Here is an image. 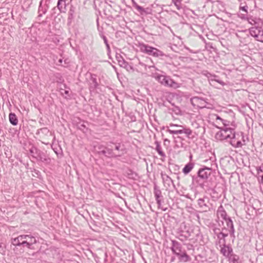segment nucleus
Wrapping results in <instances>:
<instances>
[{
	"label": "nucleus",
	"mask_w": 263,
	"mask_h": 263,
	"mask_svg": "<svg viewBox=\"0 0 263 263\" xmlns=\"http://www.w3.org/2000/svg\"><path fill=\"white\" fill-rule=\"evenodd\" d=\"M171 250L178 257L180 261L186 262L191 261V257L187 254L185 250H182L180 243L176 240H172Z\"/></svg>",
	"instance_id": "1"
},
{
	"label": "nucleus",
	"mask_w": 263,
	"mask_h": 263,
	"mask_svg": "<svg viewBox=\"0 0 263 263\" xmlns=\"http://www.w3.org/2000/svg\"><path fill=\"white\" fill-rule=\"evenodd\" d=\"M138 47L141 52L155 58L166 56L162 51L143 43H139Z\"/></svg>",
	"instance_id": "2"
},
{
	"label": "nucleus",
	"mask_w": 263,
	"mask_h": 263,
	"mask_svg": "<svg viewBox=\"0 0 263 263\" xmlns=\"http://www.w3.org/2000/svg\"><path fill=\"white\" fill-rule=\"evenodd\" d=\"M230 143L235 148L241 147L246 145L244 134L242 132L236 133L234 130L230 138Z\"/></svg>",
	"instance_id": "3"
},
{
	"label": "nucleus",
	"mask_w": 263,
	"mask_h": 263,
	"mask_svg": "<svg viewBox=\"0 0 263 263\" xmlns=\"http://www.w3.org/2000/svg\"><path fill=\"white\" fill-rule=\"evenodd\" d=\"M190 233L191 239L194 240L193 242H196L200 245H203L205 243L203 235L198 226L193 227Z\"/></svg>",
	"instance_id": "4"
},
{
	"label": "nucleus",
	"mask_w": 263,
	"mask_h": 263,
	"mask_svg": "<svg viewBox=\"0 0 263 263\" xmlns=\"http://www.w3.org/2000/svg\"><path fill=\"white\" fill-rule=\"evenodd\" d=\"M216 127L220 129L215 135V137L217 140L222 141L230 139L231 135L232 134V132H233V130H232V129L224 128L217 126H216Z\"/></svg>",
	"instance_id": "5"
},
{
	"label": "nucleus",
	"mask_w": 263,
	"mask_h": 263,
	"mask_svg": "<svg viewBox=\"0 0 263 263\" xmlns=\"http://www.w3.org/2000/svg\"><path fill=\"white\" fill-rule=\"evenodd\" d=\"M155 78L162 85L164 86L174 87L177 84L173 79L168 76L158 74L155 77Z\"/></svg>",
	"instance_id": "6"
},
{
	"label": "nucleus",
	"mask_w": 263,
	"mask_h": 263,
	"mask_svg": "<svg viewBox=\"0 0 263 263\" xmlns=\"http://www.w3.org/2000/svg\"><path fill=\"white\" fill-rule=\"evenodd\" d=\"M23 241L21 242L23 247L34 249L33 245L37 242L36 238L30 235H23Z\"/></svg>",
	"instance_id": "7"
},
{
	"label": "nucleus",
	"mask_w": 263,
	"mask_h": 263,
	"mask_svg": "<svg viewBox=\"0 0 263 263\" xmlns=\"http://www.w3.org/2000/svg\"><path fill=\"white\" fill-rule=\"evenodd\" d=\"M250 33L257 41L263 42V29L261 27H252L250 29Z\"/></svg>",
	"instance_id": "8"
},
{
	"label": "nucleus",
	"mask_w": 263,
	"mask_h": 263,
	"mask_svg": "<svg viewBox=\"0 0 263 263\" xmlns=\"http://www.w3.org/2000/svg\"><path fill=\"white\" fill-rule=\"evenodd\" d=\"M50 0H41L38 9V17L42 16L43 14H45L49 8Z\"/></svg>",
	"instance_id": "9"
},
{
	"label": "nucleus",
	"mask_w": 263,
	"mask_h": 263,
	"mask_svg": "<svg viewBox=\"0 0 263 263\" xmlns=\"http://www.w3.org/2000/svg\"><path fill=\"white\" fill-rule=\"evenodd\" d=\"M212 173V168L206 166L200 168L198 172V177L203 180H206Z\"/></svg>",
	"instance_id": "10"
},
{
	"label": "nucleus",
	"mask_w": 263,
	"mask_h": 263,
	"mask_svg": "<svg viewBox=\"0 0 263 263\" xmlns=\"http://www.w3.org/2000/svg\"><path fill=\"white\" fill-rule=\"evenodd\" d=\"M220 252L226 258L233 254V250L230 245L226 243L220 245Z\"/></svg>",
	"instance_id": "11"
},
{
	"label": "nucleus",
	"mask_w": 263,
	"mask_h": 263,
	"mask_svg": "<svg viewBox=\"0 0 263 263\" xmlns=\"http://www.w3.org/2000/svg\"><path fill=\"white\" fill-rule=\"evenodd\" d=\"M214 117H215L216 120H219L222 122V123L223 125V126L222 127L223 128L232 129V130H235V128L236 127V124L234 121L230 122L227 120H224V119L221 118L217 115H214Z\"/></svg>",
	"instance_id": "12"
},
{
	"label": "nucleus",
	"mask_w": 263,
	"mask_h": 263,
	"mask_svg": "<svg viewBox=\"0 0 263 263\" xmlns=\"http://www.w3.org/2000/svg\"><path fill=\"white\" fill-rule=\"evenodd\" d=\"M191 102L193 106H197L201 108L206 107V104H208L204 99L198 97L192 98Z\"/></svg>",
	"instance_id": "13"
},
{
	"label": "nucleus",
	"mask_w": 263,
	"mask_h": 263,
	"mask_svg": "<svg viewBox=\"0 0 263 263\" xmlns=\"http://www.w3.org/2000/svg\"><path fill=\"white\" fill-rule=\"evenodd\" d=\"M154 194L158 207H160L163 200V196L161 190L156 183L154 186Z\"/></svg>",
	"instance_id": "14"
},
{
	"label": "nucleus",
	"mask_w": 263,
	"mask_h": 263,
	"mask_svg": "<svg viewBox=\"0 0 263 263\" xmlns=\"http://www.w3.org/2000/svg\"><path fill=\"white\" fill-rule=\"evenodd\" d=\"M177 234V238L182 241L186 240L191 236V233L189 230L184 231L181 227L178 229Z\"/></svg>",
	"instance_id": "15"
},
{
	"label": "nucleus",
	"mask_w": 263,
	"mask_h": 263,
	"mask_svg": "<svg viewBox=\"0 0 263 263\" xmlns=\"http://www.w3.org/2000/svg\"><path fill=\"white\" fill-rule=\"evenodd\" d=\"M197 201L199 208L203 212H206L208 210H210V207L208 204L209 202L208 198H199Z\"/></svg>",
	"instance_id": "16"
},
{
	"label": "nucleus",
	"mask_w": 263,
	"mask_h": 263,
	"mask_svg": "<svg viewBox=\"0 0 263 263\" xmlns=\"http://www.w3.org/2000/svg\"><path fill=\"white\" fill-rule=\"evenodd\" d=\"M36 160L41 161L46 165L49 164L51 161V159L42 151L39 153V155Z\"/></svg>",
	"instance_id": "17"
},
{
	"label": "nucleus",
	"mask_w": 263,
	"mask_h": 263,
	"mask_svg": "<svg viewBox=\"0 0 263 263\" xmlns=\"http://www.w3.org/2000/svg\"><path fill=\"white\" fill-rule=\"evenodd\" d=\"M161 176L162 179L163 180V182L165 186H167L168 187H170L171 184H173L174 186H175V184L174 183L173 180L172 178L165 173H163V172L161 173Z\"/></svg>",
	"instance_id": "18"
},
{
	"label": "nucleus",
	"mask_w": 263,
	"mask_h": 263,
	"mask_svg": "<svg viewBox=\"0 0 263 263\" xmlns=\"http://www.w3.org/2000/svg\"><path fill=\"white\" fill-rule=\"evenodd\" d=\"M99 84L97 82L96 75L90 73L89 90L90 91H94L98 86Z\"/></svg>",
	"instance_id": "19"
},
{
	"label": "nucleus",
	"mask_w": 263,
	"mask_h": 263,
	"mask_svg": "<svg viewBox=\"0 0 263 263\" xmlns=\"http://www.w3.org/2000/svg\"><path fill=\"white\" fill-rule=\"evenodd\" d=\"M224 230H227L226 227L222 228L220 231V233H218V234H217V235L216 236L217 237V239L218 240L219 243H220L221 241H222L223 242L222 244L226 243V238L228 236L229 232L225 233L224 232Z\"/></svg>",
	"instance_id": "20"
},
{
	"label": "nucleus",
	"mask_w": 263,
	"mask_h": 263,
	"mask_svg": "<svg viewBox=\"0 0 263 263\" xmlns=\"http://www.w3.org/2000/svg\"><path fill=\"white\" fill-rule=\"evenodd\" d=\"M227 224V230H228L229 234L231 237L235 238V229L233 225V221L231 218H228V221L226 222Z\"/></svg>",
	"instance_id": "21"
},
{
	"label": "nucleus",
	"mask_w": 263,
	"mask_h": 263,
	"mask_svg": "<svg viewBox=\"0 0 263 263\" xmlns=\"http://www.w3.org/2000/svg\"><path fill=\"white\" fill-rule=\"evenodd\" d=\"M217 216L218 218L220 217L222 219H225L226 216L227 215V212L224 209L223 206L222 205H220L217 211Z\"/></svg>",
	"instance_id": "22"
},
{
	"label": "nucleus",
	"mask_w": 263,
	"mask_h": 263,
	"mask_svg": "<svg viewBox=\"0 0 263 263\" xmlns=\"http://www.w3.org/2000/svg\"><path fill=\"white\" fill-rule=\"evenodd\" d=\"M75 10L76 8L74 6H70L68 12V16L67 19L68 24H71L74 18Z\"/></svg>",
	"instance_id": "23"
},
{
	"label": "nucleus",
	"mask_w": 263,
	"mask_h": 263,
	"mask_svg": "<svg viewBox=\"0 0 263 263\" xmlns=\"http://www.w3.org/2000/svg\"><path fill=\"white\" fill-rule=\"evenodd\" d=\"M23 241V235L18 236L17 237L12 239V244L15 246H23V244L21 243Z\"/></svg>",
	"instance_id": "24"
},
{
	"label": "nucleus",
	"mask_w": 263,
	"mask_h": 263,
	"mask_svg": "<svg viewBox=\"0 0 263 263\" xmlns=\"http://www.w3.org/2000/svg\"><path fill=\"white\" fill-rule=\"evenodd\" d=\"M87 123L84 121H80L79 122L77 123V128L82 130L84 133H86L87 131V127H86Z\"/></svg>",
	"instance_id": "25"
},
{
	"label": "nucleus",
	"mask_w": 263,
	"mask_h": 263,
	"mask_svg": "<svg viewBox=\"0 0 263 263\" xmlns=\"http://www.w3.org/2000/svg\"><path fill=\"white\" fill-rule=\"evenodd\" d=\"M155 144L156 145L155 149L159 154V155L162 157H165L166 155L165 153L162 151V147L161 146L160 143L158 141H156L155 142Z\"/></svg>",
	"instance_id": "26"
},
{
	"label": "nucleus",
	"mask_w": 263,
	"mask_h": 263,
	"mask_svg": "<svg viewBox=\"0 0 263 263\" xmlns=\"http://www.w3.org/2000/svg\"><path fill=\"white\" fill-rule=\"evenodd\" d=\"M41 151L37 148L36 147L32 146L31 148L29 149V153L32 157L35 159H36L37 157L39 155V153H40Z\"/></svg>",
	"instance_id": "27"
},
{
	"label": "nucleus",
	"mask_w": 263,
	"mask_h": 263,
	"mask_svg": "<svg viewBox=\"0 0 263 263\" xmlns=\"http://www.w3.org/2000/svg\"><path fill=\"white\" fill-rule=\"evenodd\" d=\"M106 153L107 154V157L108 158H116L117 157L121 156L120 154H116L112 148L105 147Z\"/></svg>",
	"instance_id": "28"
},
{
	"label": "nucleus",
	"mask_w": 263,
	"mask_h": 263,
	"mask_svg": "<svg viewBox=\"0 0 263 263\" xmlns=\"http://www.w3.org/2000/svg\"><path fill=\"white\" fill-rule=\"evenodd\" d=\"M9 120L10 123L13 125H16L18 123V119L14 113L11 112L9 115Z\"/></svg>",
	"instance_id": "29"
},
{
	"label": "nucleus",
	"mask_w": 263,
	"mask_h": 263,
	"mask_svg": "<svg viewBox=\"0 0 263 263\" xmlns=\"http://www.w3.org/2000/svg\"><path fill=\"white\" fill-rule=\"evenodd\" d=\"M227 258L229 261V263H241L239 259V257L235 254L231 255Z\"/></svg>",
	"instance_id": "30"
},
{
	"label": "nucleus",
	"mask_w": 263,
	"mask_h": 263,
	"mask_svg": "<svg viewBox=\"0 0 263 263\" xmlns=\"http://www.w3.org/2000/svg\"><path fill=\"white\" fill-rule=\"evenodd\" d=\"M194 166V164L192 162H189L187 164H186L185 166L183 167L182 170V172L186 175L189 174L191 170L193 168Z\"/></svg>",
	"instance_id": "31"
},
{
	"label": "nucleus",
	"mask_w": 263,
	"mask_h": 263,
	"mask_svg": "<svg viewBox=\"0 0 263 263\" xmlns=\"http://www.w3.org/2000/svg\"><path fill=\"white\" fill-rule=\"evenodd\" d=\"M184 133L186 135L187 138L193 139L194 136H193L192 130L188 128L182 127V134Z\"/></svg>",
	"instance_id": "32"
},
{
	"label": "nucleus",
	"mask_w": 263,
	"mask_h": 263,
	"mask_svg": "<svg viewBox=\"0 0 263 263\" xmlns=\"http://www.w3.org/2000/svg\"><path fill=\"white\" fill-rule=\"evenodd\" d=\"M116 58L120 66L125 67L127 66V63L124 60L121 55H117Z\"/></svg>",
	"instance_id": "33"
},
{
	"label": "nucleus",
	"mask_w": 263,
	"mask_h": 263,
	"mask_svg": "<svg viewBox=\"0 0 263 263\" xmlns=\"http://www.w3.org/2000/svg\"><path fill=\"white\" fill-rule=\"evenodd\" d=\"M257 175L258 176V178H261V181H263V166H260L259 167H258L257 168Z\"/></svg>",
	"instance_id": "34"
},
{
	"label": "nucleus",
	"mask_w": 263,
	"mask_h": 263,
	"mask_svg": "<svg viewBox=\"0 0 263 263\" xmlns=\"http://www.w3.org/2000/svg\"><path fill=\"white\" fill-rule=\"evenodd\" d=\"M101 38L104 41V43L106 45V48H107V53H108V54H109L110 52V48L109 45L108 43L107 37L104 35H102L101 34Z\"/></svg>",
	"instance_id": "35"
},
{
	"label": "nucleus",
	"mask_w": 263,
	"mask_h": 263,
	"mask_svg": "<svg viewBox=\"0 0 263 263\" xmlns=\"http://www.w3.org/2000/svg\"><path fill=\"white\" fill-rule=\"evenodd\" d=\"M183 0H172V2L178 10H180L182 8L181 2Z\"/></svg>",
	"instance_id": "36"
},
{
	"label": "nucleus",
	"mask_w": 263,
	"mask_h": 263,
	"mask_svg": "<svg viewBox=\"0 0 263 263\" xmlns=\"http://www.w3.org/2000/svg\"><path fill=\"white\" fill-rule=\"evenodd\" d=\"M6 246L5 243L0 242V253L5 255L6 253Z\"/></svg>",
	"instance_id": "37"
},
{
	"label": "nucleus",
	"mask_w": 263,
	"mask_h": 263,
	"mask_svg": "<svg viewBox=\"0 0 263 263\" xmlns=\"http://www.w3.org/2000/svg\"><path fill=\"white\" fill-rule=\"evenodd\" d=\"M167 132L171 134H182V129L179 130H172L168 129Z\"/></svg>",
	"instance_id": "38"
},
{
	"label": "nucleus",
	"mask_w": 263,
	"mask_h": 263,
	"mask_svg": "<svg viewBox=\"0 0 263 263\" xmlns=\"http://www.w3.org/2000/svg\"><path fill=\"white\" fill-rule=\"evenodd\" d=\"M248 8V7L247 6H245L243 7H240V9L242 10V11L245 12V14H242V15L241 17L242 18H245L246 17V16L247 15L248 13L247 9Z\"/></svg>",
	"instance_id": "39"
},
{
	"label": "nucleus",
	"mask_w": 263,
	"mask_h": 263,
	"mask_svg": "<svg viewBox=\"0 0 263 263\" xmlns=\"http://www.w3.org/2000/svg\"><path fill=\"white\" fill-rule=\"evenodd\" d=\"M134 7L136 8V9H137L141 14H143V12H145V11L144 10V9L138 5V4H137L136 3H135L134 4Z\"/></svg>",
	"instance_id": "40"
},
{
	"label": "nucleus",
	"mask_w": 263,
	"mask_h": 263,
	"mask_svg": "<svg viewBox=\"0 0 263 263\" xmlns=\"http://www.w3.org/2000/svg\"><path fill=\"white\" fill-rule=\"evenodd\" d=\"M61 95L65 98H68L70 97L69 91L67 90L62 89L61 91Z\"/></svg>",
	"instance_id": "41"
},
{
	"label": "nucleus",
	"mask_w": 263,
	"mask_h": 263,
	"mask_svg": "<svg viewBox=\"0 0 263 263\" xmlns=\"http://www.w3.org/2000/svg\"><path fill=\"white\" fill-rule=\"evenodd\" d=\"M62 2H61L60 1H58V2L57 8L59 9L60 12H64V11L63 10V7H62Z\"/></svg>",
	"instance_id": "42"
},
{
	"label": "nucleus",
	"mask_w": 263,
	"mask_h": 263,
	"mask_svg": "<svg viewBox=\"0 0 263 263\" xmlns=\"http://www.w3.org/2000/svg\"><path fill=\"white\" fill-rule=\"evenodd\" d=\"M38 132H39V133H43L44 134H47L49 133V130L47 128L44 127V128H42L38 130Z\"/></svg>",
	"instance_id": "43"
},
{
	"label": "nucleus",
	"mask_w": 263,
	"mask_h": 263,
	"mask_svg": "<svg viewBox=\"0 0 263 263\" xmlns=\"http://www.w3.org/2000/svg\"><path fill=\"white\" fill-rule=\"evenodd\" d=\"M111 143L115 144V149L117 151H122V149H121V143H114L113 142H110Z\"/></svg>",
	"instance_id": "44"
},
{
	"label": "nucleus",
	"mask_w": 263,
	"mask_h": 263,
	"mask_svg": "<svg viewBox=\"0 0 263 263\" xmlns=\"http://www.w3.org/2000/svg\"><path fill=\"white\" fill-rule=\"evenodd\" d=\"M213 231L214 234L217 236V234H218V233H220L221 231L219 228L214 227L213 228Z\"/></svg>",
	"instance_id": "45"
},
{
	"label": "nucleus",
	"mask_w": 263,
	"mask_h": 263,
	"mask_svg": "<svg viewBox=\"0 0 263 263\" xmlns=\"http://www.w3.org/2000/svg\"><path fill=\"white\" fill-rule=\"evenodd\" d=\"M98 153L100 155H103L107 157L105 147L104 148V149H103V150H101V151H98Z\"/></svg>",
	"instance_id": "46"
},
{
	"label": "nucleus",
	"mask_w": 263,
	"mask_h": 263,
	"mask_svg": "<svg viewBox=\"0 0 263 263\" xmlns=\"http://www.w3.org/2000/svg\"><path fill=\"white\" fill-rule=\"evenodd\" d=\"M196 182H197V183L198 184V185L202 188H203L204 187V184L203 183H201L200 182V180H196Z\"/></svg>",
	"instance_id": "47"
},
{
	"label": "nucleus",
	"mask_w": 263,
	"mask_h": 263,
	"mask_svg": "<svg viewBox=\"0 0 263 263\" xmlns=\"http://www.w3.org/2000/svg\"><path fill=\"white\" fill-rule=\"evenodd\" d=\"M107 257H108L107 253L105 252V254H104V263H107Z\"/></svg>",
	"instance_id": "48"
},
{
	"label": "nucleus",
	"mask_w": 263,
	"mask_h": 263,
	"mask_svg": "<svg viewBox=\"0 0 263 263\" xmlns=\"http://www.w3.org/2000/svg\"><path fill=\"white\" fill-rule=\"evenodd\" d=\"M105 147H104L103 145H100L98 147V151H101V150L104 149Z\"/></svg>",
	"instance_id": "49"
},
{
	"label": "nucleus",
	"mask_w": 263,
	"mask_h": 263,
	"mask_svg": "<svg viewBox=\"0 0 263 263\" xmlns=\"http://www.w3.org/2000/svg\"><path fill=\"white\" fill-rule=\"evenodd\" d=\"M187 248L188 250H194V247L191 244H188L187 245Z\"/></svg>",
	"instance_id": "50"
},
{
	"label": "nucleus",
	"mask_w": 263,
	"mask_h": 263,
	"mask_svg": "<svg viewBox=\"0 0 263 263\" xmlns=\"http://www.w3.org/2000/svg\"><path fill=\"white\" fill-rule=\"evenodd\" d=\"M216 81L218 83L222 84V85H223L224 84V83L221 80H216Z\"/></svg>",
	"instance_id": "51"
},
{
	"label": "nucleus",
	"mask_w": 263,
	"mask_h": 263,
	"mask_svg": "<svg viewBox=\"0 0 263 263\" xmlns=\"http://www.w3.org/2000/svg\"><path fill=\"white\" fill-rule=\"evenodd\" d=\"M170 126H177V127H181L182 128V126L181 125H177V124H170Z\"/></svg>",
	"instance_id": "52"
},
{
	"label": "nucleus",
	"mask_w": 263,
	"mask_h": 263,
	"mask_svg": "<svg viewBox=\"0 0 263 263\" xmlns=\"http://www.w3.org/2000/svg\"><path fill=\"white\" fill-rule=\"evenodd\" d=\"M99 29V35H100V37H101V34L102 35H104L103 32L102 31V29L101 30H100L99 29Z\"/></svg>",
	"instance_id": "53"
},
{
	"label": "nucleus",
	"mask_w": 263,
	"mask_h": 263,
	"mask_svg": "<svg viewBox=\"0 0 263 263\" xmlns=\"http://www.w3.org/2000/svg\"><path fill=\"white\" fill-rule=\"evenodd\" d=\"M228 218H231L230 217L228 216V215L226 216V217L225 219H223L226 222L228 221Z\"/></svg>",
	"instance_id": "54"
},
{
	"label": "nucleus",
	"mask_w": 263,
	"mask_h": 263,
	"mask_svg": "<svg viewBox=\"0 0 263 263\" xmlns=\"http://www.w3.org/2000/svg\"><path fill=\"white\" fill-rule=\"evenodd\" d=\"M253 21H254V20H253L252 18H249V22H250V23H251V24H253V23H252V22H253Z\"/></svg>",
	"instance_id": "55"
},
{
	"label": "nucleus",
	"mask_w": 263,
	"mask_h": 263,
	"mask_svg": "<svg viewBox=\"0 0 263 263\" xmlns=\"http://www.w3.org/2000/svg\"><path fill=\"white\" fill-rule=\"evenodd\" d=\"M58 62H59V63L62 64V62H63V60L60 59L59 60Z\"/></svg>",
	"instance_id": "56"
},
{
	"label": "nucleus",
	"mask_w": 263,
	"mask_h": 263,
	"mask_svg": "<svg viewBox=\"0 0 263 263\" xmlns=\"http://www.w3.org/2000/svg\"><path fill=\"white\" fill-rule=\"evenodd\" d=\"M174 259H175L174 257H172L171 258V261H173L174 260Z\"/></svg>",
	"instance_id": "57"
},
{
	"label": "nucleus",
	"mask_w": 263,
	"mask_h": 263,
	"mask_svg": "<svg viewBox=\"0 0 263 263\" xmlns=\"http://www.w3.org/2000/svg\"><path fill=\"white\" fill-rule=\"evenodd\" d=\"M64 63H65V64H67V60H65L64 61Z\"/></svg>",
	"instance_id": "58"
},
{
	"label": "nucleus",
	"mask_w": 263,
	"mask_h": 263,
	"mask_svg": "<svg viewBox=\"0 0 263 263\" xmlns=\"http://www.w3.org/2000/svg\"><path fill=\"white\" fill-rule=\"evenodd\" d=\"M253 22H254L253 23H254V24H255L256 23V21H255V20L253 21Z\"/></svg>",
	"instance_id": "59"
},
{
	"label": "nucleus",
	"mask_w": 263,
	"mask_h": 263,
	"mask_svg": "<svg viewBox=\"0 0 263 263\" xmlns=\"http://www.w3.org/2000/svg\"><path fill=\"white\" fill-rule=\"evenodd\" d=\"M132 1L133 2L134 4L135 3H136L135 2L134 0H132Z\"/></svg>",
	"instance_id": "60"
},
{
	"label": "nucleus",
	"mask_w": 263,
	"mask_h": 263,
	"mask_svg": "<svg viewBox=\"0 0 263 263\" xmlns=\"http://www.w3.org/2000/svg\"><path fill=\"white\" fill-rule=\"evenodd\" d=\"M55 9H56V8H55V7H54V8H53L52 9V10H55Z\"/></svg>",
	"instance_id": "61"
},
{
	"label": "nucleus",
	"mask_w": 263,
	"mask_h": 263,
	"mask_svg": "<svg viewBox=\"0 0 263 263\" xmlns=\"http://www.w3.org/2000/svg\"><path fill=\"white\" fill-rule=\"evenodd\" d=\"M97 24H98V25H99V21H98V19L97 20Z\"/></svg>",
	"instance_id": "62"
},
{
	"label": "nucleus",
	"mask_w": 263,
	"mask_h": 263,
	"mask_svg": "<svg viewBox=\"0 0 263 263\" xmlns=\"http://www.w3.org/2000/svg\"><path fill=\"white\" fill-rule=\"evenodd\" d=\"M228 232V230H224V232L226 233V232Z\"/></svg>",
	"instance_id": "63"
}]
</instances>
